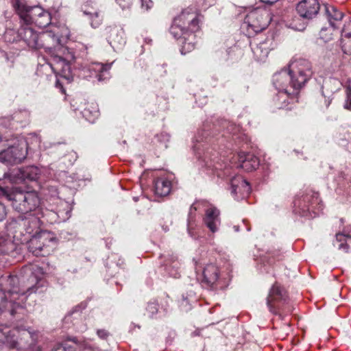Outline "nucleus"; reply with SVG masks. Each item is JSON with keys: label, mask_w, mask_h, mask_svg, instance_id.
<instances>
[{"label": "nucleus", "mask_w": 351, "mask_h": 351, "mask_svg": "<svg viewBox=\"0 0 351 351\" xmlns=\"http://www.w3.org/2000/svg\"><path fill=\"white\" fill-rule=\"evenodd\" d=\"M19 280L16 276L3 275L0 277V313L8 311L16 321L23 320L27 316L25 306L21 304L27 293L36 291L34 286L23 287L19 286Z\"/></svg>", "instance_id": "obj_1"}, {"label": "nucleus", "mask_w": 351, "mask_h": 351, "mask_svg": "<svg viewBox=\"0 0 351 351\" xmlns=\"http://www.w3.org/2000/svg\"><path fill=\"white\" fill-rule=\"evenodd\" d=\"M199 16L195 8L188 7L173 19L169 31L181 46L182 54H186L195 48L196 33L200 30Z\"/></svg>", "instance_id": "obj_2"}, {"label": "nucleus", "mask_w": 351, "mask_h": 351, "mask_svg": "<svg viewBox=\"0 0 351 351\" xmlns=\"http://www.w3.org/2000/svg\"><path fill=\"white\" fill-rule=\"evenodd\" d=\"M0 194L11 202L12 208L22 214L35 210L40 205V198L35 191H25L18 187L0 186Z\"/></svg>", "instance_id": "obj_3"}, {"label": "nucleus", "mask_w": 351, "mask_h": 351, "mask_svg": "<svg viewBox=\"0 0 351 351\" xmlns=\"http://www.w3.org/2000/svg\"><path fill=\"white\" fill-rule=\"evenodd\" d=\"M6 332L7 351H42L40 346L38 345V332L19 327L10 328L8 326Z\"/></svg>", "instance_id": "obj_4"}, {"label": "nucleus", "mask_w": 351, "mask_h": 351, "mask_svg": "<svg viewBox=\"0 0 351 351\" xmlns=\"http://www.w3.org/2000/svg\"><path fill=\"white\" fill-rule=\"evenodd\" d=\"M266 305L271 314L278 316L282 320L293 311L288 291L278 282H275L269 289L266 298Z\"/></svg>", "instance_id": "obj_5"}, {"label": "nucleus", "mask_w": 351, "mask_h": 351, "mask_svg": "<svg viewBox=\"0 0 351 351\" xmlns=\"http://www.w3.org/2000/svg\"><path fill=\"white\" fill-rule=\"evenodd\" d=\"M11 2L14 11L24 24L32 25L34 23L40 28L51 24L50 13L42 8L29 6L25 0H11Z\"/></svg>", "instance_id": "obj_6"}, {"label": "nucleus", "mask_w": 351, "mask_h": 351, "mask_svg": "<svg viewBox=\"0 0 351 351\" xmlns=\"http://www.w3.org/2000/svg\"><path fill=\"white\" fill-rule=\"evenodd\" d=\"M322 209L319 193L310 189L298 194L293 202L294 213L308 219L315 217Z\"/></svg>", "instance_id": "obj_7"}, {"label": "nucleus", "mask_w": 351, "mask_h": 351, "mask_svg": "<svg viewBox=\"0 0 351 351\" xmlns=\"http://www.w3.org/2000/svg\"><path fill=\"white\" fill-rule=\"evenodd\" d=\"M60 37L59 28L50 26V29L39 33L36 49H43L51 57L56 53L65 51L67 49L61 43Z\"/></svg>", "instance_id": "obj_8"}, {"label": "nucleus", "mask_w": 351, "mask_h": 351, "mask_svg": "<svg viewBox=\"0 0 351 351\" xmlns=\"http://www.w3.org/2000/svg\"><path fill=\"white\" fill-rule=\"evenodd\" d=\"M57 238L49 232H43L33 237L28 243V250L36 256H47L56 249Z\"/></svg>", "instance_id": "obj_9"}, {"label": "nucleus", "mask_w": 351, "mask_h": 351, "mask_svg": "<svg viewBox=\"0 0 351 351\" xmlns=\"http://www.w3.org/2000/svg\"><path fill=\"white\" fill-rule=\"evenodd\" d=\"M293 89L298 91L311 79L313 75L311 63L306 59H297L289 64Z\"/></svg>", "instance_id": "obj_10"}, {"label": "nucleus", "mask_w": 351, "mask_h": 351, "mask_svg": "<svg viewBox=\"0 0 351 351\" xmlns=\"http://www.w3.org/2000/svg\"><path fill=\"white\" fill-rule=\"evenodd\" d=\"M40 174V169L35 166L12 169L10 173L5 171L2 163H0V180L8 178L12 183L21 184L36 181Z\"/></svg>", "instance_id": "obj_11"}, {"label": "nucleus", "mask_w": 351, "mask_h": 351, "mask_svg": "<svg viewBox=\"0 0 351 351\" xmlns=\"http://www.w3.org/2000/svg\"><path fill=\"white\" fill-rule=\"evenodd\" d=\"M200 206H208L203 217V223L211 232H216L221 224L220 211L215 206L210 205L206 200H197L191 206L189 223H190L193 213L195 212Z\"/></svg>", "instance_id": "obj_12"}, {"label": "nucleus", "mask_w": 351, "mask_h": 351, "mask_svg": "<svg viewBox=\"0 0 351 351\" xmlns=\"http://www.w3.org/2000/svg\"><path fill=\"white\" fill-rule=\"evenodd\" d=\"M201 282L204 287L213 291L224 289L228 285V280L222 277L219 267L213 263L204 267Z\"/></svg>", "instance_id": "obj_13"}, {"label": "nucleus", "mask_w": 351, "mask_h": 351, "mask_svg": "<svg viewBox=\"0 0 351 351\" xmlns=\"http://www.w3.org/2000/svg\"><path fill=\"white\" fill-rule=\"evenodd\" d=\"M271 21L269 12L259 8L250 11L245 18V23L256 33L266 29Z\"/></svg>", "instance_id": "obj_14"}, {"label": "nucleus", "mask_w": 351, "mask_h": 351, "mask_svg": "<svg viewBox=\"0 0 351 351\" xmlns=\"http://www.w3.org/2000/svg\"><path fill=\"white\" fill-rule=\"evenodd\" d=\"M272 82L279 92H285L293 95L298 94L297 88L293 89L292 77L289 70H282L275 73L272 77Z\"/></svg>", "instance_id": "obj_15"}, {"label": "nucleus", "mask_w": 351, "mask_h": 351, "mask_svg": "<svg viewBox=\"0 0 351 351\" xmlns=\"http://www.w3.org/2000/svg\"><path fill=\"white\" fill-rule=\"evenodd\" d=\"M27 145L9 147L1 152V158L10 164L21 163L27 156Z\"/></svg>", "instance_id": "obj_16"}, {"label": "nucleus", "mask_w": 351, "mask_h": 351, "mask_svg": "<svg viewBox=\"0 0 351 351\" xmlns=\"http://www.w3.org/2000/svg\"><path fill=\"white\" fill-rule=\"evenodd\" d=\"M21 27L17 34L20 40H23L29 48L36 49L39 33L34 30L31 25H25L20 20Z\"/></svg>", "instance_id": "obj_17"}, {"label": "nucleus", "mask_w": 351, "mask_h": 351, "mask_svg": "<svg viewBox=\"0 0 351 351\" xmlns=\"http://www.w3.org/2000/svg\"><path fill=\"white\" fill-rule=\"evenodd\" d=\"M320 9L317 0H302L296 7L299 15L305 19H312L316 16Z\"/></svg>", "instance_id": "obj_18"}, {"label": "nucleus", "mask_w": 351, "mask_h": 351, "mask_svg": "<svg viewBox=\"0 0 351 351\" xmlns=\"http://www.w3.org/2000/svg\"><path fill=\"white\" fill-rule=\"evenodd\" d=\"M106 31L107 40L112 48L119 49L125 44L126 41L123 29L117 26H110L106 29Z\"/></svg>", "instance_id": "obj_19"}, {"label": "nucleus", "mask_w": 351, "mask_h": 351, "mask_svg": "<svg viewBox=\"0 0 351 351\" xmlns=\"http://www.w3.org/2000/svg\"><path fill=\"white\" fill-rule=\"evenodd\" d=\"M238 160L240 167L247 172L254 171L260 165L259 158L252 153H239Z\"/></svg>", "instance_id": "obj_20"}, {"label": "nucleus", "mask_w": 351, "mask_h": 351, "mask_svg": "<svg viewBox=\"0 0 351 351\" xmlns=\"http://www.w3.org/2000/svg\"><path fill=\"white\" fill-rule=\"evenodd\" d=\"M64 51L62 53H56L53 58V63L52 64V69L60 73L65 78L69 79L71 75V66L69 60L62 56Z\"/></svg>", "instance_id": "obj_21"}, {"label": "nucleus", "mask_w": 351, "mask_h": 351, "mask_svg": "<svg viewBox=\"0 0 351 351\" xmlns=\"http://www.w3.org/2000/svg\"><path fill=\"white\" fill-rule=\"evenodd\" d=\"M160 258H164L163 265L169 276L173 278H178L179 276L178 270L180 265L178 257L173 254L168 253L167 255H161Z\"/></svg>", "instance_id": "obj_22"}, {"label": "nucleus", "mask_w": 351, "mask_h": 351, "mask_svg": "<svg viewBox=\"0 0 351 351\" xmlns=\"http://www.w3.org/2000/svg\"><path fill=\"white\" fill-rule=\"evenodd\" d=\"M325 10L330 26L333 29L339 28L344 14L332 5H326Z\"/></svg>", "instance_id": "obj_23"}, {"label": "nucleus", "mask_w": 351, "mask_h": 351, "mask_svg": "<svg viewBox=\"0 0 351 351\" xmlns=\"http://www.w3.org/2000/svg\"><path fill=\"white\" fill-rule=\"evenodd\" d=\"M297 95H293L285 92H279L273 99L274 106L276 109L291 110L289 106L293 101Z\"/></svg>", "instance_id": "obj_24"}, {"label": "nucleus", "mask_w": 351, "mask_h": 351, "mask_svg": "<svg viewBox=\"0 0 351 351\" xmlns=\"http://www.w3.org/2000/svg\"><path fill=\"white\" fill-rule=\"evenodd\" d=\"M171 189V182L165 176L158 177L154 180L156 194L160 196L167 195Z\"/></svg>", "instance_id": "obj_25"}, {"label": "nucleus", "mask_w": 351, "mask_h": 351, "mask_svg": "<svg viewBox=\"0 0 351 351\" xmlns=\"http://www.w3.org/2000/svg\"><path fill=\"white\" fill-rule=\"evenodd\" d=\"M333 245L345 253L351 252V235L338 232Z\"/></svg>", "instance_id": "obj_26"}, {"label": "nucleus", "mask_w": 351, "mask_h": 351, "mask_svg": "<svg viewBox=\"0 0 351 351\" xmlns=\"http://www.w3.org/2000/svg\"><path fill=\"white\" fill-rule=\"evenodd\" d=\"M112 64H103L100 62L93 63L90 66V70L96 73V77L99 81H102L108 77L109 71L110 70Z\"/></svg>", "instance_id": "obj_27"}, {"label": "nucleus", "mask_w": 351, "mask_h": 351, "mask_svg": "<svg viewBox=\"0 0 351 351\" xmlns=\"http://www.w3.org/2000/svg\"><path fill=\"white\" fill-rule=\"evenodd\" d=\"M20 226H23L25 233L33 234L36 233L38 224V219L35 217H19L16 221Z\"/></svg>", "instance_id": "obj_28"}, {"label": "nucleus", "mask_w": 351, "mask_h": 351, "mask_svg": "<svg viewBox=\"0 0 351 351\" xmlns=\"http://www.w3.org/2000/svg\"><path fill=\"white\" fill-rule=\"evenodd\" d=\"M82 10L85 15L89 16L90 25L93 28H97L101 24L104 16L100 11H97L93 8L89 10L86 5L82 8Z\"/></svg>", "instance_id": "obj_29"}, {"label": "nucleus", "mask_w": 351, "mask_h": 351, "mask_svg": "<svg viewBox=\"0 0 351 351\" xmlns=\"http://www.w3.org/2000/svg\"><path fill=\"white\" fill-rule=\"evenodd\" d=\"M341 46L344 53L351 55V36H341Z\"/></svg>", "instance_id": "obj_30"}, {"label": "nucleus", "mask_w": 351, "mask_h": 351, "mask_svg": "<svg viewBox=\"0 0 351 351\" xmlns=\"http://www.w3.org/2000/svg\"><path fill=\"white\" fill-rule=\"evenodd\" d=\"M53 351H75V346L74 343L66 341L58 344Z\"/></svg>", "instance_id": "obj_31"}, {"label": "nucleus", "mask_w": 351, "mask_h": 351, "mask_svg": "<svg viewBox=\"0 0 351 351\" xmlns=\"http://www.w3.org/2000/svg\"><path fill=\"white\" fill-rule=\"evenodd\" d=\"M8 326H0V351H7V345L5 343V336H7Z\"/></svg>", "instance_id": "obj_32"}, {"label": "nucleus", "mask_w": 351, "mask_h": 351, "mask_svg": "<svg viewBox=\"0 0 351 351\" xmlns=\"http://www.w3.org/2000/svg\"><path fill=\"white\" fill-rule=\"evenodd\" d=\"M12 244L7 238L0 236V254L8 253Z\"/></svg>", "instance_id": "obj_33"}, {"label": "nucleus", "mask_w": 351, "mask_h": 351, "mask_svg": "<svg viewBox=\"0 0 351 351\" xmlns=\"http://www.w3.org/2000/svg\"><path fill=\"white\" fill-rule=\"evenodd\" d=\"M239 181H241V184L243 185H249V183L246 180H245L242 178H241L240 176L234 177L230 181V184H231V186H232V193H237V187H238L237 182Z\"/></svg>", "instance_id": "obj_34"}, {"label": "nucleus", "mask_w": 351, "mask_h": 351, "mask_svg": "<svg viewBox=\"0 0 351 351\" xmlns=\"http://www.w3.org/2000/svg\"><path fill=\"white\" fill-rule=\"evenodd\" d=\"M159 304L157 301L154 300L148 302L146 307L147 311L153 316L158 312Z\"/></svg>", "instance_id": "obj_35"}, {"label": "nucleus", "mask_w": 351, "mask_h": 351, "mask_svg": "<svg viewBox=\"0 0 351 351\" xmlns=\"http://www.w3.org/2000/svg\"><path fill=\"white\" fill-rule=\"evenodd\" d=\"M252 51L256 57L258 59H263L267 56L268 51L265 49L264 51L261 49V47L256 45L255 47H252Z\"/></svg>", "instance_id": "obj_36"}, {"label": "nucleus", "mask_w": 351, "mask_h": 351, "mask_svg": "<svg viewBox=\"0 0 351 351\" xmlns=\"http://www.w3.org/2000/svg\"><path fill=\"white\" fill-rule=\"evenodd\" d=\"M267 258L269 259V262L272 263L275 261L281 260V254L279 251H269L267 252Z\"/></svg>", "instance_id": "obj_37"}, {"label": "nucleus", "mask_w": 351, "mask_h": 351, "mask_svg": "<svg viewBox=\"0 0 351 351\" xmlns=\"http://www.w3.org/2000/svg\"><path fill=\"white\" fill-rule=\"evenodd\" d=\"M134 0H116V2L123 9H129L133 4Z\"/></svg>", "instance_id": "obj_38"}, {"label": "nucleus", "mask_w": 351, "mask_h": 351, "mask_svg": "<svg viewBox=\"0 0 351 351\" xmlns=\"http://www.w3.org/2000/svg\"><path fill=\"white\" fill-rule=\"evenodd\" d=\"M3 198L5 199V197L0 194V223L5 218L7 214L5 206L1 202V199Z\"/></svg>", "instance_id": "obj_39"}, {"label": "nucleus", "mask_w": 351, "mask_h": 351, "mask_svg": "<svg viewBox=\"0 0 351 351\" xmlns=\"http://www.w3.org/2000/svg\"><path fill=\"white\" fill-rule=\"evenodd\" d=\"M341 34L342 36H351V20L344 25Z\"/></svg>", "instance_id": "obj_40"}, {"label": "nucleus", "mask_w": 351, "mask_h": 351, "mask_svg": "<svg viewBox=\"0 0 351 351\" xmlns=\"http://www.w3.org/2000/svg\"><path fill=\"white\" fill-rule=\"evenodd\" d=\"M346 109L351 110V84L348 86L347 101L344 105Z\"/></svg>", "instance_id": "obj_41"}, {"label": "nucleus", "mask_w": 351, "mask_h": 351, "mask_svg": "<svg viewBox=\"0 0 351 351\" xmlns=\"http://www.w3.org/2000/svg\"><path fill=\"white\" fill-rule=\"evenodd\" d=\"M141 8L147 11L153 7L154 3L152 0H140Z\"/></svg>", "instance_id": "obj_42"}, {"label": "nucleus", "mask_w": 351, "mask_h": 351, "mask_svg": "<svg viewBox=\"0 0 351 351\" xmlns=\"http://www.w3.org/2000/svg\"><path fill=\"white\" fill-rule=\"evenodd\" d=\"M97 335L100 339L106 340L110 336V332L105 329H99L97 330Z\"/></svg>", "instance_id": "obj_43"}, {"label": "nucleus", "mask_w": 351, "mask_h": 351, "mask_svg": "<svg viewBox=\"0 0 351 351\" xmlns=\"http://www.w3.org/2000/svg\"><path fill=\"white\" fill-rule=\"evenodd\" d=\"M207 128L208 126L207 125H204V128L202 129V138L201 140H204V139H207L208 138V136L210 135V132H209L208 130H207Z\"/></svg>", "instance_id": "obj_44"}, {"label": "nucleus", "mask_w": 351, "mask_h": 351, "mask_svg": "<svg viewBox=\"0 0 351 351\" xmlns=\"http://www.w3.org/2000/svg\"><path fill=\"white\" fill-rule=\"evenodd\" d=\"M56 88H59L61 91V93L62 94H65L66 93V90L64 89V88L63 87V85L60 82V80H57L56 82Z\"/></svg>", "instance_id": "obj_45"}, {"label": "nucleus", "mask_w": 351, "mask_h": 351, "mask_svg": "<svg viewBox=\"0 0 351 351\" xmlns=\"http://www.w3.org/2000/svg\"><path fill=\"white\" fill-rule=\"evenodd\" d=\"M326 31H327L326 28H322L321 29V31H320V36H321V38H323V39H325L326 41L331 39L330 37H328V38L324 37V34H325V32H326Z\"/></svg>", "instance_id": "obj_46"}, {"label": "nucleus", "mask_w": 351, "mask_h": 351, "mask_svg": "<svg viewBox=\"0 0 351 351\" xmlns=\"http://www.w3.org/2000/svg\"><path fill=\"white\" fill-rule=\"evenodd\" d=\"M262 3L267 5H273L276 3L278 0H260Z\"/></svg>", "instance_id": "obj_47"}, {"label": "nucleus", "mask_w": 351, "mask_h": 351, "mask_svg": "<svg viewBox=\"0 0 351 351\" xmlns=\"http://www.w3.org/2000/svg\"><path fill=\"white\" fill-rule=\"evenodd\" d=\"M94 108L95 110H94V111H93V116H94V117H97V116L98 115V112H98V110L97 109V108H96V107H95V108Z\"/></svg>", "instance_id": "obj_48"}, {"label": "nucleus", "mask_w": 351, "mask_h": 351, "mask_svg": "<svg viewBox=\"0 0 351 351\" xmlns=\"http://www.w3.org/2000/svg\"><path fill=\"white\" fill-rule=\"evenodd\" d=\"M88 113H90V110H89L88 109H87V108H85V109H84V116H87V115H88V114H87Z\"/></svg>", "instance_id": "obj_49"}]
</instances>
